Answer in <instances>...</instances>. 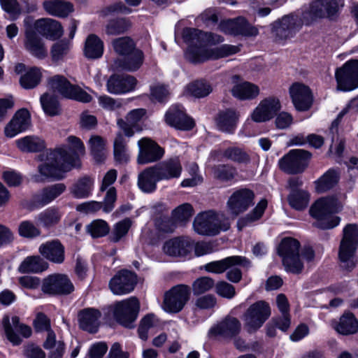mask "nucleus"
I'll return each mask as SVG.
<instances>
[{
    "instance_id": "1",
    "label": "nucleus",
    "mask_w": 358,
    "mask_h": 358,
    "mask_svg": "<svg viewBox=\"0 0 358 358\" xmlns=\"http://www.w3.org/2000/svg\"><path fill=\"white\" fill-rule=\"evenodd\" d=\"M182 36L184 41L189 44L185 53L186 58L194 64L227 57L241 50L240 46L230 44L210 48L208 45L220 44L224 41V38L219 34L205 32L195 28H185Z\"/></svg>"
},
{
    "instance_id": "2",
    "label": "nucleus",
    "mask_w": 358,
    "mask_h": 358,
    "mask_svg": "<svg viewBox=\"0 0 358 358\" xmlns=\"http://www.w3.org/2000/svg\"><path fill=\"white\" fill-rule=\"evenodd\" d=\"M341 209V205L334 196L322 197L310 208V216L315 220L313 225L321 229H330L340 222V217L334 215Z\"/></svg>"
},
{
    "instance_id": "3",
    "label": "nucleus",
    "mask_w": 358,
    "mask_h": 358,
    "mask_svg": "<svg viewBox=\"0 0 358 358\" xmlns=\"http://www.w3.org/2000/svg\"><path fill=\"white\" fill-rule=\"evenodd\" d=\"M357 245L358 225L357 224H348L343 230V238L338 250L340 266L343 269L350 271L355 268L354 255Z\"/></svg>"
},
{
    "instance_id": "4",
    "label": "nucleus",
    "mask_w": 358,
    "mask_h": 358,
    "mask_svg": "<svg viewBox=\"0 0 358 358\" xmlns=\"http://www.w3.org/2000/svg\"><path fill=\"white\" fill-rule=\"evenodd\" d=\"M193 227L199 234L215 236L221 231H227L229 228V223L224 219L223 215L208 210L195 217Z\"/></svg>"
},
{
    "instance_id": "5",
    "label": "nucleus",
    "mask_w": 358,
    "mask_h": 358,
    "mask_svg": "<svg viewBox=\"0 0 358 358\" xmlns=\"http://www.w3.org/2000/svg\"><path fill=\"white\" fill-rule=\"evenodd\" d=\"M299 248V242L292 238H283L278 247V254L282 259L285 269L294 274L301 273L303 269Z\"/></svg>"
},
{
    "instance_id": "6",
    "label": "nucleus",
    "mask_w": 358,
    "mask_h": 358,
    "mask_svg": "<svg viewBox=\"0 0 358 358\" xmlns=\"http://www.w3.org/2000/svg\"><path fill=\"white\" fill-rule=\"evenodd\" d=\"M271 314L268 302L261 300L251 304L243 315L244 326L250 334L257 331Z\"/></svg>"
},
{
    "instance_id": "7",
    "label": "nucleus",
    "mask_w": 358,
    "mask_h": 358,
    "mask_svg": "<svg viewBox=\"0 0 358 358\" xmlns=\"http://www.w3.org/2000/svg\"><path fill=\"white\" fill-rule=\"evenodd\" d=\"M38 169L42 176L59 180L64 178V173L72 169V165L64 159L59 151L54 150L48 154L47 162L39 165Z\"/></svg>"
},
{
    "instance_id": "8",
    "label": "nucleus",
    "mask_w": 358,
    "mask_h": 358,
    "mask_svg": "<svg viewBox=\"0 0 358 358\" xmlns=\"http://www.w3.org/2000/svg\"><path fill=\"white\" fill-rule=\"evenodd\" d=\"M191 289L189 286L183 284L173 286L164 293L162 307L167 313H178L189 301Z\"/></svg>"
},
{
    "instance_id": "9",
    "label": "nucleus",
    "mask_w": 358,
    "mask_h": 358,
    "mask_svg": "<svg viewBox=\"0 0 358 358\" xmlns=\"http://www.w3.org/2000/svg\"><path fill=\"white\" fill-rule=\"evenodd\" d=\"M339 4L337 0H313L307 10L303 13L306 24L322 18L332 19L338 14Z\"/></svg>"
},
{
    "instance_id": "10",
    "label": "nucleus",
    "mask_w": 358,
    "mask_h": 358,
    "mask_svg": "<svg viewBox=\"0 0 358 358\" xmlns=\"http://www.w3.org/2000/svg\"><path fill=\"white\" fill-rule=\"evenodd\" d=\"M50 87L62 96L81 101L88 103L91 101L92 96L80 87L72 85L64 76L56 75L51 77L48 80Z\"/></svg>"
},
{
    "instance_id": "11",
    "label": "nucleus",
    "mask_w": 358,
    "mask_h": 358,
    "mask_svg": "<svg viewBox=\"0 0 358 358\" xmlns=\"http://www.w3.org/2000/svg\"><path fill=\"white\" fill-rule=\"evenodd\" d=\"M312 157L309 151L302 149H294L289 151L278 162L280 170L289 174L301 173L308 166Z\"/></svg>"
},
{
    "instance_id": "12",
    "label": "nucleus",
    "mask_w": 358,
    "mask_h": 358,
    "mask_svg": "<svg viewBox=\"0 0 358 358\" xmlns=\"http://www.w3.org/2000/svg\"><path fill=\"white\" fill-rule=\"evenodd\" d=\"M335 78L337 90L352 91L358 87V59H350L336 69Z\"/></svg>"
},
{
    "instance_id": "13",
    "label": "nucleus",
    "mask_w": 358,
    "mask_h": 358,
    "mask_svg": "<svg viewBox=\"0 0 358 358\" xmlns=\"http://www.w3.org/2000/svg\"><path fill=\"white\" fill-rule=\"evenodd\" d=\"M139 301L136 297H130L117 303L113 315L115 320L127 328H133L139 311Z\"/></svg>"
},
{
    "instance_id": "14",
    "label": "nucleus",
    "mask_w": 358,
    "mask_h": 358,
    "mask_svg": "<svg viewBox=\"0 0 358 358\" xmlns=\"http://www.w3.org/2000/svg\"><path fill=\"white\" fill-rule=\"evenodd\" d=\"M74 285L64 274L49 275L43 280L41 291L50 296L68 295L74 291Z\"/></svg>"
},
{
    "instance_id": "15",
    "label": "nucleus",
    "mask_w": 358,
    "mask_h": 358,
    "mask_svg": "<svg viewBox=\"0 0 358 358\" xmlns=\"http://www.w3.org/2000/svg\"><path fill=\"white\" fill-rule=\"evenodd\" d=\"M254 199L255 194L251 189H237L233 192L227 202V210L231 215L236 217L254 204Z\"/></svg>"
},
{
    "instance_id": "16",
    "label": "nucleus",
    "mask_w": 358,
    "mask_h": 358,
    "mask_svg": "<svg viewBox=\"0 0 358 358\" xmlns=\"http://www.w3.org/2000/svg\"><path fill=\"white\" fill-rule=\"evenodd\" d=\"M138 145L139 152L137 157V163L138 164L153 163L164 157V148L149 138H143L139 140Z\"/></svg>"
},
{
    "instance_id": "17",
    "label": "nucleus",
    "mask_w": 358,
    "mask_h": 358,
    "mask_svg": "<svg viewBox=\"0 0 358 358\" xmlns=\"http://www.w3.org/2000/svg\"><path fill=\"white\" fill-rule=\"evenodd\" d=\"M137 284L135 273L123 269L117 272L109 282L111 292L116 295H122L132 292Z\"/></svg>"
},
{
    "instance_id": "18",
    "label": "nucleus",
    "mask_w": 358,
    "mask_h": 358,
    "mask_svg": "<svg viewBox=\"0 0 358 358\" xmlns=\"http://www.w3.org/2000/svg\"><path fill=\"white\" fill-rule=\"evenodd\" d=\"M241 321L236 317L227 315L208 331V336H221L225 338L236 337L241 331Z\"/></svg>"
},
{
    "instance_id": "19",
    "label": "nucleus",
    "mask_w": 358,
    "mask_h": 358,
    "mask_svg": "<svg viewBox=\"0 0 358 358\" xmlns=\"http://www.w3.org/2000/svg\"><path fill=\"white\" fill-rule=\"evenodd\" d=\"M69 148H59V151L66 162L71 163L72 169L80 167V157L85 153V148L81 140L76 136H70L67 138Z\"/></svg>"
},
{
    "instance_id": "20",
    "label": "nucleus",
    "mask_w": 358,
    "mask_h": 358,
    "mask_svg": "<svg viewBox=\"0 0 358 358\" xmlns=\"http://www.w3.org/2000/svg\"><path fill=\"white\" fill-rule=\"evenodd\" d=\"M289 92L292 103L297 110H308L313 103V96L310 88L301 83H293Z\"/></svg>"
},
{
    "instance_id": "21",
    "label": "nucleus",
    "mask_w": 358,
    "mask_h": 358,
    "mask_svg": "<svg viewBox=\"0 0 358 358\" xmlns=\"http://www.w3.org/2000/svg\"><path fill=\"white\" fill-rule=\"evenodd\" d=\"M303 23V18L301 19L297 15H286L275 27V34L280 40L287 39L294 36L301 29Z\"/></svg>"
},
{
    "instance_id": "22",
    "label": "nucleus",
    "mask_w": 358,
    "mask_h": 358,
    "mask_svg": "<svg viewBox=\"0 0 358 358\" xmlns=\"http://www.w3.org/2000/svg\"><path fill=\"white\" fill-rule=\"evenodd\" d=\"M166 122L177 129L188 131L194 127V120L184 111L183 107L176 105L171 107L165 115Z\"/></svg>"
},
{
    "instance_id": "23",
    "label": "nucleus",
    "mask_w": 358,
    "mask_h": 358,
    "mask_svg": "<svg viewBox=\"0 0 358 358\" xmlns=\"http://www.w3.org/2000/svg\"><path fill=\"white\" fill-rule=\"evenodd\" d=\"M280 103L278 98L268 97L260 101L253 110L251 118L256 122H266L276 114L280 109Z\"/></svg>"
},
{
    "instance_id": "24",
    "label": "nucleus",
    "mask_w": 358,
    "mask_h": 358,
    "mask_svg": "<svg viewBox=\"0 0 358 358\" xmlns=\"http://www.w3.org/2000/svg\"><path fill=\"white\" fill-rule=\"evenodd\" d=\"M251 265L249 259L242 256H230L221 260L213 261L206 264L204 269L208 273H222L236 266H241L248 268Z\"/></svg>"
},
{
    "instance_id": "25",
    "label": "nucleus",
    "mask_w": 358,
    "mask_h": 358,
    "mask_svg": "<svg viewBox=\"0 0 358 358\" xmlns=\"http://www.w3.org/2000/svg\"><path fill=\"white\" fill-rule=\"evenodd\" d=\"M194 247V241L187 236H178L166 241L163 246L165 254L171 257H185Z\"/></svg>"
},
{
    "instance_id": "26",
    "label": "nucleus",
    "mask_w": 358,
    "mask_h": 358,
    "mask_svg": "<svg viewBox=\"0 0 358 358\" xmlns=\"http://www.w3.org/2000/svg\"><path fill=\"white\" fill-rule=\"evenodd\" d=\"M153 166L161 180L179 178L182 171V166L178 157L167 159Z\"/></svg>"
},
{
    "instance_id": "27",
    "label": "nucleus",
    "mask_w": 358,
    "mask_h": 358,
    "mask_svg": "<svg viewBox=\"0 0 358 358\" xmlns=\"http://www.w3.org/2000/svg\"><path fill=\"white\" fill-rule=\"evenodd\" d=\"M30 126V113L27 109L22 108L15 113L10 121L6 124L4 133L7 137L13 138L29 129Z\"/></svg>"
},
{
    "instance_id": "28",
    "label": "nucleus",
    "mask_w": 358,
    "mask_h": 358,
    "mask_svg": "<svg viewBox=\"0 0 358 358\" xmlns=\"http://www.w3.org/2000/svg\"><path fill=\"white\" fill-rule=\"evenodd\" d=\"M136 79L130 75H112L107 81V90L110 94H121L134 90Z\"/></svg>"
},
{
    "instance_id": "29",
    "label": "nucleus",
    "mask_w": 358,
    "mask_h": 358,
    "mask_svg": "<svg viewBox=\"0 0 358 358\" xmlns=\"http://www.w3.org/2000/svg\"><path fill=\"white\" fill-rule=\"evenodd\" d=\"M38 252L43 258L52 263L60 264L64 262V246L57 239L42 243L38 248Z\"/></svg>"
},
{
    "instance_id": "30",
    "label": "nucleus",
    "mask_w": 358,
    "mask_h": 358,
    "mask_svg": "<svg viewBox=\"0 0 358 358\" xmlns=\"http://www.w3.org/2000/svg\"><path fill=\"white\" fill-rule=\"evenodd\" d=\"M34 29L43 37L52 41L62 37L64 33L61 23L52 18H41L34 23Z\"/></svg>"
},
{
    "instance_id": "31",
    "label": "nucleus",
    "mask_w": 358,
    "mask_h": 358,
    "mask_svg": "<svg viewBox=\"0 0 358 358\" xmlns=\"http://www.w3.org/2000/svg\"><path fill=\"white\" fill-rule=\"evenodd\" d=\"M2 323L8 340L15 345L20 344L22 340L14 332L13 327L25 338H28L31 335V328L27 325L20 324L19 317L17 316L12 317V325L8 316H5L3 318Z\"/></svg>"
},
{
    "instance_id": "32",
    "label": "nucleus",
    "mask_w": 358,
    "mask_h": 358,
    "mask_svg": "<svg viewBox=\"0 0 358 358\" xmlns=\"http://www.w3.org/2000/svg\"><path fill=\"white\" fill-rule=\"evenodd\" d=\"M66 189L64 183H56L43 187L33 195V202L38 206H44L62 194Z\"/></svg>"
},
{
    "instance_id": "33",
    "label": "nucleus",
    "mask_w": 358,
    "mask_h": 358,
    "mask_svg": "<svg viewBox=\"0 0 358 358\" xmlns=\"http://www.w3.org/2000/svg\"><path fill=\"white\" fill-rule=\"evenodd\" d=\"M146 110L143 108H137L131 110L125 117V120L120 118L117 124L127 137H131L135 131H139L138 123L145 115Z\"/></svg>"
},
{
    "instance_id": "34",
    "label": "nucleus",
    "mask_w": 358,
    "mask_h": 358,
    "mask_svg": "<svg viewBox=\"0 0 358 358\" xmlns=\"http://www.w3.org/2000/svg\"><path fill=\"white\" fill-rule=\"evenodd\" d=\"M25 49L34 57L43 59L48 55L45 43L40 36L30 28L25 31L24 42Z\"/></svg>"
},
{
    "instance_id": "35",
    "label": "nucleus",
    "mask_w": 358,
    "mask_h": 358,
    "mask_svg": "<svg viewBox=\"0 0 358 358\" xmlns=\"http://www.w3.org/2000/svg\"><path fill=\"white\" fill-rule=\"evenodd\" d=\"M101 316L100 311L94 308H85L80 310L78 315L80 327L89 333H96L99 327Z\"/></svg>"
},
{
    "instance_id": "36",
    "label": "nucleus",
    "mask_w": 358,
    "mask_h": 358,
    "mask_svg": "<svg viewBox=\"0 0 358 358\" xmlns=\"http://www.w3.org/2000/svg\"><path fill=\"white\" fill-rule=\"evenodd\" d=\"M144 54L142 50L134 48L129 54L126 55L123 59L115 62L114 67L128 71H136L143 64Z\"/></svg>"
},
{
    "instance_id": "37",
    "label": "nucleus",
    "mask_w": 358,
    "mask_h": 358,
    "mask_svg": "<svg viewBox=\"0 0 358 358\" xmlns=\"http://www.w3.org/2000/svg\"><path fill=\"white\" fill-rule=\"evenodd\" d=\"M239 114L234 110L227 109L219 113L216 117V125L219 130L232 134L234 132Z\"/></svg>"
},
{
    "instance_id": "38",
    "label": "nucleus",
    "mask_w": 358,
    "mask_h": 358,
    "mask_svg": "<svg viewBox=\"0 0 358 358\" xmlns=\"http://www.w3.org/2000/svg\"><path fill=\"white\" fill-rule=\"evenodd\" d=\"M158 181H161V180L158 178L153 166L144 169L138 176V186L141 191L145 193L154 192L157 188Z\"/></svg>"
},
{
    "instance_id": "39",
    "label": "nucleus",
    "mask_w": 358,
    "mask_h": 358,
    "mask_svg": "<svg viewBox=\"0 0 358 358\" xmlns=\"http://www.w3.org/2000/svg\"><path fill=\"white\" fill-rule=\"evenodd\" d=\"M43 6L49 15L58 17H66L73 11L72 3L64 0L45 1Z\"/></svg>"
},
{
    "instance_id": "40",
    "label": "nucleus",
    "mask_w": 358,
    "mask_h": 358,
    "mask_svg": "<svg viewBox=\"0 0 358 358\" xmlns=\"http://www.w3.org/2000/svg\"><path fill=\"white\" fill-rule=\"evenodd\" d=\"M231 92L235 98L239 100H251L259 95V88L255 84L245 81L234 85Z\"/></svg>"
},
{
    "instance_id": "41",
    "label": "nucleus",
    "mask_w": 358,
    "mask_h": 358,
    "mask_svg": "<svg viewBox=\"0 0 358 358\" xmlns=\"http://www.w3.org/2000/svg\"><path fill=\"white\" fill-rule=\"evenodd\" d=\"M48 264L40 256L26 257L18 267L20 273H38L45 271Z\"/></svg>"
},
{
    "instance_id": "42",
    "label": "nucleus",
    "mask_w": 358,
    "mask_h": 358,
    "mask_svg": "<svg viewBox=\"0 0 358 358\" xmlns=\"http://www.w3.org/2000/svg\"><path fill=\"white\" fill-rule=\"evenodd\" d=\"M94 187V180L90 176H84L77 180L71 187L70 193L78 199L89 197Z\"/></svg>"
},
{
    "instance_id": "43",
    "label": "nucleus",
    "mask_w": 358,
    "mask_h": 358,
    "mask_svg": "<svg viewBox=\"0 0 358 358\" xmlns=\"http://www.w3.org/2000/svg\"><path fill=\"white\" fill-rule=\"evenodd\" d=\"M339 173L330 169L315 181V189L317 193H324L334 188L339 180Z\"/></svg>"
},
{
    "instance_id": "44",
    "label": "nucleus",
    "mask_w": 358,
    "mask_h": 358,
    "mask_svg": "<svg viewBox=\"0 0 358 358\" xmlns=\"http://www.w3.org/2000/svg\"><path fill=\"white\" fill-rule=\"evenodd\" d=\"M103 53V43L95 34H90L86 38L84 46V55L88 59L100 58Z\"/></svg>"
},
{
    "instance_id": "45",
    "label": "nucleus",
    "mask_w": 358,
    "mask_h": 358,
    "mask_svg": "<svg viewBox=\"0 0 358 358\" xmlns=\"http://www.w3.org/2000/svg\"><path fill=\"white\" fill-rule=\"evenodd\" d=\"M107 141L99 135H92L88 141V145L94 159L101 162L106 158Z\"/></svg>"
},
{
    "instance_id": "46",
    "label": "nucleus",
    "mask_w": 358,
    "mask_h": 358,
    "mask_svg": "<svg viewBox=\"0 0 358 358\" xmlns=\"http://www.w3.org/2000/svg\"><path fill=\"white\" fill-rule=\"evenodd\" d=\"M340 122L338 120L335 119L329 128L331 143L329 150V152H332V149L334 148L335 154L339 157L342 156L345 145V138L338 133Z\"/></svg>"
},
{
    "instance_id": "47",
    "label": "nucleus",
    "mask_w": 358,
    "mask_h": 358,
    "mask_svg": "<svg viewBox=\"0 0 358 358\" xmlns=\"http://www.w3.org/2000/svg\"><path fill=\"white\" fill-rule=\"evenodd\" d=\"M17 148L22 152H36L43 150L45 141L38 136H27L16 141Z\"/></svg>"
},
{
    "instance_id": "48",
    "label": "nucleus",
    "mask_w": 358,
    "mask_h": 358,
    "mask_svg": "<svg viewBox=\"0 0 358 358\" xmlns=\"http://www.w3.org/2000/svg\"><path fill=\"white\" fill-rule=\"evenodd\" d=\"M62 217V213L58 208L50 207L37 215V222L45 228H50L57 225Z\"/></svg>"
},
{
    "instance_id": "49",
    "label": "nucleus",
    "mask_w": 358,
    "mask_h": 358,
    "mask_svg": "<svg viewBox=\"0 0 358 358\" xmlns=\"http://www.w3.org/2000/svg\"><path fill=\"white\" fill-rule=\"evenodd\" d=\"M287 200L292 208L296 210H303L308 206L310 194L304 189H294V191H290Z\"/></svg>"
},
{
    "instance_id": "50",
    "label": "nucleus",
    "mask_w": 358,
    "mask_h": 358,
    "mask_svg": "<svg viewBox=\"0 0 358 358\" xmlns=\"http://www.w3.org/2000/svg\"><path fill=\"white\" fill-rule=\"evenodd\" d=\"M336 331L343 335L355 334L358 331V321L351 313L343 315L339 323L335 327Z\"/></svg>"
},
{
    "instance_id": "51",
    "label": "nucleus",
    "mask_w": 358,
    "mask_h": 358,
    "mask_svg": "<svg viewBox=\"0 0 358 358\" xmlns=\"http://www.w3.org/2000/svg\"><path fill=\"white\" fill-rule=\"evenodd\" d=\"M113 154L115 162L119 164H126L129 160V155L127 152V141L120 132L116 134L113 141Z\"/></svg>"
},
{
    "instance_id": "52",
    "label": "nucleus",
    "mask_w": 358,
    "mask_h": 358,
    "mask_svg": "<svg viewBox=\"0 0 358 358\" xmlns=\"http://www.w3.org/2000/svg\"><path fill=\"white\" fill-rule=\"evenodd\" d=\"M213 178L220 182H229L237 176L236 169L229 164H218L211 168Z\"/></svg>"
},
{
    "instance_id": "53",
    "label": "nucleus",
    "mask_w": 358,
    "mask_h": 358,
    "mask_svg": "<svg viewBox=\"0 0 358 358\" xmlns=\"http://www.w3.org/2000/svg\"><path fill=\"white\" fill-rule=\"evenodd\" d=\"M131 225L132 221L128 217L115 223L109 236L110 241L113 243L120 241L127 236Z\"/></svg>"
},
{
    "instance_id": "54",
    "label": "nucleus",
    "mask_w": 358,
    "mask_h": 358,
    "mask_svg": "<svg viewBox=\"0 0 358 358\" xmlns=\"http://www.w3.org/2000/svg\"><path fill=\"white\" fill-rule=\"evenodd\" d=\"M41 78V70L37 67H31L20 77V83L24 89H32L39 84Z\"/></svg>"
},
{
    "instance_id": "55",
    "label": "nucleus",
    "mask_w": 358,
    "mask_h": 358,
    "mask_svg": "<svg viewBox=\"0 0 358 358\" xmlns=\"http://www.w3.org/2000/svg\"><path fill=\"white\" fill-rule=\"evenodd\" d=\"M44 113L50 116H55L60 113V106L57 99L52 94H43L40 99Z\"/></svg>"
},
{
    "instance_id": "56",
    "label": "nucleus",
    "mask_w": 358,
    "mask_h": 358,
    "mask_svg": "<svg viewBox=\"0 0 358 358\" xmlns=\"http://www.w3.org/2000/svg\"><path fill=\"white\" fill-rule=\"evenodd\" d=\"M112 45L115 52L122 56L129 54L134 48L136 43L129 36L120 37L112 41Z\"/></svg>"
},
{
    "instance_id": "57",
    "label": "nucleus",
    "mask_w": 358,
    "mask_h": 358,
    "mask_svg": "<svg viewBox=\"0 0 358 358\" xmlns=\"http://www.w3.org/2000/svg\"><path fill=\"white\" fill-rule=\"evenodd\" d=\"M131 23L127 18H117L110 20L106 26V33L108 35H119L127 31Z\"/></svg>"
},
{
    "instance_id": "58",
    "label": "nucleus",
    "mask_w": 358,
    "mask_h": 358,
    "mask_svg": "<svg viewBox=\"0 0 358 358\" xmlns=\"http://www.w3.org/2000/svg\"><path fill=\"white\" fill-rule=\"evenodd\" d=\"M245 19V18L243 17H238L234 19L222 21L219 25L220 29L225 34L239 36Z\"/></svg>"
},
{
    "instance_id": "59",
    "label": "nucleus",
    "mask_w": 358,
    "mask_h": 358,
    "mask_svg": "<svg viewBox=\"0 0 358 358\" xmlns=\"http://www.w3.org/2000/svg\"><path fill=\"white\" fill-rule=\"evenodd\" d=\"M212 91L209 84L203 81H196L189 84L186 87V92L188 94L201 98L208 95Z\"/></svg>"
},
{
    "instance_id": "60",
    "label": "nucleus",
    "mask_w": 358,
    "mask_h": 358,
    "mask_svg": "<svg viewBox=\"0 0 358 358\" xmlns=\"http://www.w3.org/2000/svg\"><path fill=\"white\" fill-rule=\"evenodd\" d=\"M194 213L191 204L185 203L177 208L172 212V219L176 223H184L187 222Z\"/></svg>"
},
{
    "instance_id": "61",
    "label": "nucleus",
    "mask_w": 358,
    "mask_h": 358,
    "mask_svg": "<svg viewBox=\"0 0 358 358\" xmlns=\"http://www.w3.org/2000/svg\"><path fill=\"white\" fill-rule=\"evenodd\" d=\"M87 231L93 238H100L109 233L110 227L106 221L95 220L87 226Z\"/></svg>"
},
{
    "instance_id": "62",
    "label": "nucleus",
    "mask_w": 358,
    "mask_h": 358,
    "mask_svg": "<svg viewBox=\"0 0 358 358\" xmlns=\"http://www.w3.org/2000/svg\"><path fill=\"white\" fill-rule=\"evenodd\" d=\"M70 50V43L62 40L54 43L50 50V55L54 62L64 59Z\"/></svg>"
},
{
    "instance_id": "63",
    "label": "nucleus",
    "mask_w": 358,
    "mask_h": 358,
    "mask_svg": "<svg viewBox=\"0 0 358 358\" xmlns=\"http://www.w3.org/2000/svg\"><path fill=\"white\" fill-rule=\"evenodd\" d=\"M224 156L239 164H248L250 162L249 155L238 148H229L227 149L224 152Z\"/></svg>"
},
{
    "instance_id": "64",
    "label": "nucleus",
    "mask_w": 358,
    "mask_h": 358,
    "mask_svg": "<svg viewBox=\"0 0 358 358\" xmlns=\"http://www.w3.org/2000/svg\"><path fill=\"white\" fill-rule=\"evenodd\" d=\"M18 233L22 237L34 238L40 236L41 230L32 222L25 220L20 223Z\"/></svg>"
}]
</instances>
